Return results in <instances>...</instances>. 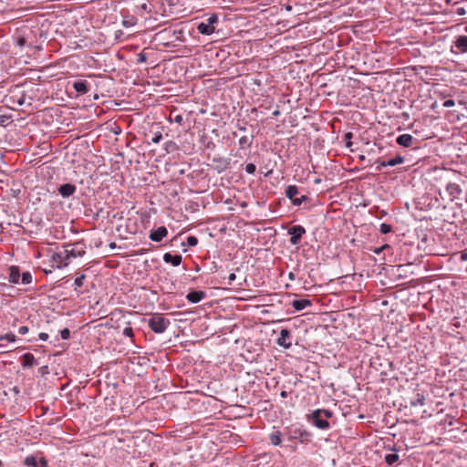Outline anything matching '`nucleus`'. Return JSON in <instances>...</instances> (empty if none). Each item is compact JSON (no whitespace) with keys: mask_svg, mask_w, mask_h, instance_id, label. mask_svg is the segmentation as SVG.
I'll list each match as a JSON object with an SVG mask.
<instances>
[{"mask_svg":"<svg viewBox=\"0 0 467 467\" xmlns=\"http://www.w3.org/2000/svg\"><path fill=\"white\" fill-rule=\"evenodd\" d=\"M171 322L162 314H153L148 320L149 327L157 334L163 333L170 326Z\"/></svg>","mask_w":467,"mask_h":467,"instance_id":"1","label":"nucleus"},{"mask_svg":"<svg viewBox=\"0 0 467 467\" xmlns=\"http://www.w3.org/2000/svg\"><path fill=\"white\" fill-rule=\"evenodd\" d=\"M219 17L216 14H212L205 21L198 24L197 30L200 34L210 36L215 31L214 25L218 23Z\"/></svg>","mask_w":467,"mask_h":467,"instance_id":"2","label":"nucleus"},{"mask_svg":"<svg viewBox=\"0 0 467 467\" xmlns=\"http://www.w3.org/2000/svg\"><path fill=\"white\" fill-rule=\"evenodd\" d=\"M64 253L67 254V259L68 263L71 262V259L81 257L85 254V249L83 244H67L64 249Z\"/></svg>","mask_w":467,"mask_h":467,"instance_id":"3","label":"nucleus"},{"mask_svg":"<svg viewBox=\"0 0 467 467\" xmlns=\"http://www.w3.org/2000/svg\"><path fill=\"white\" fill-rule=\"evenodd\" d=\"M306 234V229L302 225H294L288 229L290 237V244L296 245L300 243L302 236Z\"/></svg>","mask_w":467,"mask_h":467,"instance_id":"4","label":"nucleus"},{"mask_svg":"<svg viewBox=\"0 0 467 467\" xmlns=\"http://www.w3.org/2000/svg\"><path fill=\"white\" fill-rule=\"evenodd\" d=\"M298 193V188L296 185H288L285 189V196L292 201L294 205H300L303 202H305L307 197L306 195H302L300 198H296V196Z\"/></svg>","mask_w":467,"mask_h":467,"instance_id":"5","label":"nucleus"},{"mask_svg":"<svg viewBox=\"0 0 467 467\" xmlns=\"http://www.w3.org/2000/svg\"><path fill=\"white\" fill-rule=\"evenodd\" d=\"M310 419L313 424L320 430H327L329 428V422L321 415L320 409L314 410Z\"/></svg>","mask_w":467,"mask_h":467,"instance_id":"6","label":"nucleus"},{"mask_svg":"<svg viewBox=\"0 0 467 467\" xmlns=\"http://www.w3.org/2000/svg\"><path fill=\"white\" fill-rule=\"evenodd\" d=\"M52 267L62 268L68 265L67 254L64 251L54 253L51 256Z\"/></svg>","mask_w":467,"mask_h":467,"instance_id":"7","label":"nucleus"},{"mask_svg":"<svg viewBox=\"0 0 467 467\" xmlns=\"http://www.w3.org/2000/svg\"><path fill=\"white\" fill-rule=\"evenodd\" d=\"M310 438V432L302 428L296 427L290 431V439H298L301 442H305L308 441Z\"/></svg>","mask_w":467,"mask_h":467,"instance_id":"8","label":"nucleus"},{"mask_svg":"<svg viewBox=\"0 0 467 467\" xmlns=\"http://www.w3.org/2000/svg\"><path fill=\"white\" fill-rule=\"evenodd\" d=\"M24 464L26 467H47V462L44 457L37 459L36 456L33 455L26 457Z\"/></svg>","mask_w":467,"mask_h":467,"instance_id":"9","label":"nucleus"},{"mask_svg":"<svg viewBox=\"0 0 467 467\" xmlns=\"http://www.w3.org/2000/svg\"><path fill=\"white\" fill-rule=\"evenodd\" d=\"M168 235V230L165 226H160L156 230L150 231L149 238L153 242H161Z\"/></svg>","mask_w":467,"mask_h":467,"instance_id":"10","label":"nucleus"},{"mask_svg":"<svg viewBox=\"0 0 467 467\" xmlns=\"http://www.w3.org/2000/svg\"><path fill=\"white\" fill-rule=\"evenodd\" d=\"M277 344L285 348H289L292 346L290 341V331L288 329H282L280 336L277 338Z\"/></svg>","mask_w":467,"mask_h":467,"instance_id":"11","label":"nucleus"},{"mask_svg":"<svg viewBox=\"0 0 467 467\" xmlns=\"http://www.w3.org/2000/svg\"><path fill=\"white\" fill-rule=\"evenodd\" d=\"M405 161L404 157L401 155H397L395 158L389 159V161H381L379 162L378 170H381L387 166H396L403 163Z\"/></svg>","mask_w":467,"mask_h":467,"instance_id":"12","label":"nucleus"},{"mask_svg":"<svg viewBox=\"0 0 467 467\" xmlns=\"http://www.w3.org/2000/svg\"><path fill=\"white\" fill-rule=\"evenodd\" d=\"M416 140L410 134H401L397 138V143L405 148H410L413 146V142Z\"/></svg>","mask_w":467,"mask_h":467,"instance_id":"13","label":"nucleus"},{"mask_svg":"<svg viewBox=\"0 0 467 467\" xmlns=\"http://www.w3.org/2000/svg\"><path fill=\"white\" fill-rule=\"evenodd\" d=\"M77 188L74 184L65 183L59 186L58 192L64 197H69L73 195L76 192Z\"/></svg>","mask_w":467,"mask_h":467,"instance_id":"14","label":"nucleus"},{"mask_svg":"<svg viewBox=\"0 0 467 467\" xmlns=\"http://www.w3.org/2000/svg\"><path fill=\"white\" fill-rule=\"evenodd\" d=\"M206 296L205 292L203 291H191L187 294L186 298L189 302L195 304L202 301Z\"/></svg>","mask_w":467,"mask_h":467,"instance_id":"15","label":"nucleus"},{"mask_svg":"<svg viewBox=\"0 0 467 467\" xmlns=\"http://www.w3.org/2000/svg\"><path fill=\"white\" fill-rule=\"evenodd\" d=\"M182 257L181 254H171L170 253H166L163 255V261L167 264H171L173 266H178L181 265Z\"/></svg>","mask_w":467,"mask_h":467,"instance_id":"16","label":"nucleus"},{"mask_svg":"<svg viewBox=\"0 0 467 467\" xmlns=\"http://www.w3.org/2000/svg\"><path fill=\"white\" fill-rule=\"evenodd\" d=\"M456 53H467V36H460L455 40Z\"/></svg>","mask_w":467,"mask_h":467,"instance_id":"17","label":"nucleus"},{"mask_svg":"<svg viewBox=\"0 0 467 467\" xmlns=\"http://www.w3.org/2000/svg\"><path fill=\"white\" fill-rule=\"evenodd\" d=\"M446 191L452 199L458 198L459 195L462 193V189L460 185L455 182L448 183L446 186Z\"/></svg>","mask_w":467,"mask_h":467,"instance_id":"18","label":"nucleus"},{"mask_svg":"<svg viewBox=\"0 0 467 467\" xmlns=\"http://www.w3.org/2000/svg\"><path fill=\"white\" fill-rule=\"evenodd\" d=\"M292 306L296 311H301L306 307L312 306V302L306 298L296 299L292 302Z\"/></svg>","mask_w":467,"mask_h":467,"instance_id":"19","label":"nucleus"},{"mask_svg":"<svg viewBox=\"0 0 467 467\" xmlns=\"http://www.w3.org/2000/svg\"><path fill=\"white\" fill-rule=\"evenodd\" d=\"M74 89L79 94H86L88 91V84L85 80H78L73 83Z\"/></svg>","mask_w":467,"mask_h":467,"instance_id":"20","label":"nucleus"},{"mask_svg":"<svg viewBox=\"0 0 467 467\" xmlns=\"http://www.w3.org/2000/svg\"><path fill=\"white\" fill-rule=\"evenodd\" d=\"M9 282L18 284L20 279V273L17 266H11L9 268Z\"/></svg>","mask_w":467,"mask_h":467,"instance_id":"21","label":"nucleus"},{"mask_svg":"<svg viewBox=\"0 0 467 467\" xmlns=\"http://www.w3.org/2000/svg\"><path fill=\"white\" fill-rule=\"evenodd\" d=\"M281 436L282 434L279 431H275L269 434V440L273 445L277 446L282 442Z\"/></svg>","mask_w":467,"mask_h":467,"instance_id":"22","label":"nucleus"},{"mask_svg":"<svg viewBox=\"0 0 467 467\" xmlns=\"http://www.w3.org/2000/svg\"><path fill=\"white\" fill-rule=\"evenodd\" d=\"M425 396L421 393H417L413 400H410L412 407L423 406L425 404Z\"/></svg>","mask_w":467,"mask_h":467,"instance_id":"23","label":"nucleus"},{"mask_svg":"<svg viewBox=\"0 0 467 467\" xmlns=\"http://www.w3.org/2000/svg\"><path fill=\"white\" fill-rule=\"evenodd\" d=\"M150 11H151L150 10V5H149L147 3H143L140 5L137 6L136 13L138 15H140V16H144L146 14H150Z\"/></svg>","mask_w":467,"mask_h":467,"instance_id":"24","label":"nucleus"},{"mask_svg":"<svg viewBox=\"0 0 467 467\" xmlns=\"http://www.w3.org/2000/svg\"><path fill=\"white\" fill-rule=\"evenodd\" d=\"M23 367H32L35 364V358L31 353L23 355Z\"/></svg>","mask_w":467,"mask_h":467,"instance_id":"25","label":"nucleus"},{"mask_svg":"<svg viewBox=\"0 0 467 467\" xmlns=\"http://www.w3.org/2000/svg\"><path fill=\"white\" fill-rule=\"evenodd\" d=\"M85 279L86 275L84 274L75 279L73 284L75 291H78V289L83 285Z\"/></svg>","mask_w":467,"mask_h":467,"instance_id":"26","label":"nucleus"},{"mask_svg":"<svg viewBox=\"0 0 467 467\" xmlns=\"http://www.w3.org/2000/svg\"><path fill=\"white\" fill-rule=\"evenodd\" d=\"M399 460V455L397 453H389L385 456V462L391 465Z\"/></svg>","mask_w":467,"mask_h":467,"instance_id":"27","label":"nucleus"},{"mask_svg":"<svg viewBox=\"0 0 467 467\" xmlns=\"http://www.w3.org/2000/svg\"><path fill=\"white\" fill-rule=\"evenodd\" d=\"M238 142H239L240 147H244V146L250 147L252 144V139L249 138L248 136H243L239 139Z\"/></svg>","mask_w":467,"mask_h":467,"instance_id":"28","label":"nucleus"},{"mask_svg":"<svg viewBox=\"0 0 467 467\" xmlns=\"http://www.w3.org/2000/svg\"><path fill=\"white\" fill-rule=\"evenodd\" d=\"M21 282L24 285H28L32 282V275L29 272H25L22 274Z\"/></svg>","mask_w":467,"mask_h":467,"instance_id":"29","label":"nucleus"},{"mask_svg":"<svg viewBox=\"0 0 467 467\" xmlns=\"http://www.w3.org/2000/svg\"><path fill=\"white\" fill-rule=\"evenodd\" d=\"M16 338V337L13 333H7L3 336H0V340H7L9 342H15Z\"/></svg>","mask_w":467,"mask_h":467,"instance_id":"30","label":"nucleus"},{"mask_svg":"<svg viewBox=\"0 0 467 467\" xmlns=\"http://www.w3.org/2000/svg\"><path fill=\"white\" fill-rule=\"evenodd\" d=\"M380 233L386 234L391 232V226L387 223H381L379 226Z\"/></svg>","mask_w":467,"mask_h":467,"instance_id":"31","label":"nucleus"},{"mask_svg":"<svg viewBox=\"0 0 467 467\" xmlns=\"http://www.w3.org/2000/svg\"><path fill=\"white\" fill-rule=\"evenodd\" d=\"M390 249V246L389 244H383L382 246L380 247H377V248H374L372 251L374 254H381L383 251L385 250H389Z\"/></svg>","mask_w":467,"mask_h":467,"instance_id":"32","label":"nucleus"},{"mask_svg":"<svg viewBox=\"0 0 467 467\" xmlns=\"http://www.w3.org/2000/svg\"><path fill=\"white\" fill-rule=\"evenodd\" d=\"M187 244L189 246H195L197 245L198 244V239L197 237L193 236V235H190L187 237Z\"/></svg>","mask_w":467,"mask_h":467,"instance_id":"33","label":"nucleus"},{"mask_svg":"<svg viewBox=\"0 0 467 467\" xmlns=\"http://www.w3.org/2000/svg\"><path fill=\"white\" fill-rule=\"evenodd\" d=\"M256 167L254 163H248L245 166V171L249 174H254L255 172Z\"/></svg>","mask_w":467,"mask_h":467,"instance_id":"34","label":"nucleus"},{"mask_svg":"<svg viewBox=\"0 0 467 467\" xmlns=\"http://www.w3.org/2000/svg\"><path fill=\"white\" fill-rule=\"evenodd\" d=\"M320 412H321V415L327 420V419H330L332 416H333V412L328 410H325V409H320Z\"/></svg>","mask_w":467,"mask_h":467,"instance_id":"35","label":"nucleus"},{"mask_svg":"<svg viewBox=\"0 0 467 467\" xmlns=\"http://www.w3.org/2000/svg\"><path fill=\"white\" fill-rule=\"evenodd\" d=\"M146 61H147V56L144 52H140V54H138V58H137L138 63L141 64Z\"/></svg>","mask_w":467,"mask_h":467,"instance_id":"36","label":"nucleus"},{"mask_svg":"<svg viewBox=\"0 0 467 467\" xmlns=\"http://www.w3.org/2000/svg\"><path fill=\"white\" fill-rule=\"evenodd\" d=\"M123 335L125 337H133V329L130 327H127L123 329Z\"/></svg>","mask_w":467,"mask_h":467,"instance_id":"37","label":"nucleus"},{"mask_svg":"<svg viewBox=\"0 0 467 467\" xmlns=\"http://www.w3.org/2000/svg\"><path fill=\"white\" fill-rule=\"evenodd\" d=\"M162 139V135L161 132H156L154 136L151 138V141L153 143H159Z\"/></svg>","mask_w":467,"mask_h":467,"instance_id":"38","label":"nucleus"},{"mask_svg":"<svg viewBox=\"0 0 467 467\" xmlns=\"http://www.w3.org/2000/svg\"><path fill=\"white\" fill-rule=\"evenodd\" d=\"M60 335L63 339H67L70 336V331L68 328H64L60 331Z\"/></svg>","mask_w":467,"mask_h":467,"instance_id":"39","label":"nucleus"},{"mask_svg":"<svg viewBox=\"0 0 467 467\" xmlns=\"http://www.w3.org/2000/svg\"><path fill=\"white\" fill-rule=\"evenodd\" d=\"M352 136H353V135H352V133H351V132H348V133H346V135H345V140H346V146H347V147H350V146H351L352 142H351V140H351Z\"/></svg>","mask_w":467,"mask_h":467,"instance_id":"40","label":"nucleus"},{"mask_svg":"<svg viewBox=\"0 0 467 467\" xmlns=\"http://www.w3.org/2000/svg\"><path fill=\"white\" fill-rule=\"evenodd\" d=\"M16 44L20 47H24L26 44V40L24 36H18L16 39Z\"/></svg>","mask_w":467,"mask_h":467,"instance_id":"41","label":"nucleus"},{"mask_svg":"<svg viewBox=\"0 0 467 467\" xmlns=\"http://www.w3.org/2000/svg\"><path fill=\"white\" fill-rule=\"evenodd\" d=\"M455 105V102L453 99H447L443 102V107L445 108H451Z\"/></svg>","mask_w":467,"mask_h":467,"instance_id":"42","label":"nucleus"},{"mask_svg":"<svg viewBox=\"0 0 467 467\" xmlns=\"http://www.w3.org/2000/svg\"><path fill=\"white\" fill-rule=\"evenodd\" d=\"M28 327L26 326H22L18 328V333L20 335H26L28 332Z\"/></svg>","mask_w":467,"mask_h":467,"instance_id":"43","label":"nucleus"},{"mask_svg":"<svg viewBox=\"0 0 467 467\" xmlns=\"http://www.w3.org/2000/svg\"><path fill=\"white\" fill-rule=\"evenodd\" d=\"M38 337H39V339H40V340H42V341H47V340L48 339V337H48V334H47V333L41 332V333H39Z\"/></svg>","mask_w":467,"mask_h":467,"instance_id":"44","label":"nucleus"},{"mask_svg":"<svg viewBox=\"0 0 467 467\" xmlns=\"http://www.w3.org/2000/svg\"><path fill=\"white\" fill-rule=\"evenodd\" d=\"M236 279V275L234 273H232L228 275V285H231L232 283Z\"/></svg>","mask_w":467,"mask_h":467,"instance_id":"45","label":"nucleus"},{"mask_svg":"<svg viewBox=\"0 0 467 467\" xmlns=\"http://www.w3.org/2000/svg\"><path fill=\"white\" fill-rule=\"evenodd\" d=\"M182 120V116L178 115V116L175 117V121L176 122L181 123Z\"/></svg>","mask_w":467,"mask_h":467,"instance_id":"46","label":"nucleus"},{"mask_svg":"<svg viewBox=\"0 0 467 467\" xmlns=\"http://www.w3.org/2000/svg\"><path fill=\"white\" fill-rule=\"evenodd\" d=\"M287 395H288V394H287V392H286L285 390H283V391H281V393H280V396H281L283 399H285V398L287 397Z\"/></svg>","mask_w":467,"mask_h":467,"instance_id":"47","label":"nucleus"},{"mask_svg":"<svg viewBox=\"0 0 467 467\" xmlns=\"http://www.w3.org/2000/svg\"><path fill=\"white\" fill-rule=\"evenodd\" d=\"M274 115H275V116L279 115V111H278V110H275V111L274 112Z\"/></svg>","mask_w":467,"mask_h":467,"instance_id":"48","label":"nucleus"},{"mask_svg":"<svg viewBox=\"0 0 467 467\" xmlns=\"http://www.w3.org/2000/svg\"><path fill=\"white\" fill-rule=\"evenodd\" d=\"M466 258H467V254L462 255V259H466Z\"/></svg>","mask_w":467,"mask_h":467,"instance_id":"49","label":"nucleus"},{"mask_svg":"<svg viewBox=\"0 0 467 467\" xmlns=\"http://www.w3.org/2000/svg\"><path fill=\"white\" fill-rule=\"evenodd\" d=\"M45 272H46V273H51V272H52V270H48V271H47V270H45Z\"/></svg>","mask_w":467,"mask_h":467,"instance_id":"50","label":"nucleus"},{"mask_svg":"<svg viewBox=\"0 0 467 467\" xmlns=\"http://www.w3.org/2000/svg\"><path fill=\"white\" fill-rule=\"evenodd\" d=\"M224 2H233V0H223Z\"/></svg>","mask_w":467,"mask_h":467,"instance_id":"51","label":"nucleus"},{"mask_svg":"<svg viewBox=\"0 0 467 467\" xmlns=\"http://www.w3.org/2000/svg\"><path fill=\"white\" fill-rule=\"evenodd\" d=\"M464 31L467 33V26H465Z\"/></svg>","mask_w":467,"mask_h":467,"instance_id":"52","label":"nucleus"},{"mask_svg":"<svg viewBox=\"0 0 467 467\" xmlns=\"http://www.w3.org/2000/svg\"><path fill=\"white\" fill-rule=\"evenodd\" d=\"M2 466V462L0 461V467Z\"/></svg>","mask_w":467,"mask_h":467,"instance_id":"53","label":"nucleus"}]
</instances>
